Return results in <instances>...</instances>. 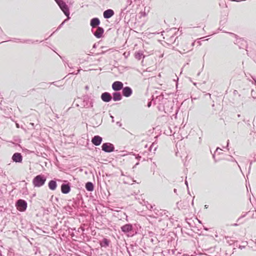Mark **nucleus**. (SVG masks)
Wrapping results in <instances>:
<instances>
[{
    "mask_svg": "<svg viewBox=\"0 0 256 256\" xmlns=\"http://www.w3.org/2000/svg\"><path fill=\"white\" fill-rule=\"evenodd\" d=\"M152 210L154 212L156 216H155L154 217V218H156L159 215L158 214V212H159L158 210H157L156 208H154Z\"/></svg>",
    "mask_w": 256,
    "mask_h": 256,
    "instance_id": "obj_24",
    "label": "nucleus"
},
{
    "mask_svg": "<svg viewBox=\"0 0 256 256\" xmlns=\"http://www.w3.org/2000/svg\"><path fill=\"white\" fill-rule=\"evenodd\" d=\"M228 144H229V140H228V142H227V145H226V148L228 149Z\"/></svg>",
    "mask_w": 256,
    "mask_h": 256,
    "instance_id": "obj_29",
    "label": "nucleus"
},
{
    "mask_svg": "<svg viewBox=\"0 0 256 256\" xmlns=\"http://www.w3.org/2000/svg\"><path fill=\"white\" fill-rule=\"evenodd\" d=\"M17 209L20 212H24L27 208L26 202L23 200H18L16 202Z\"/></svg>",
    "mask_w": 256,
    "mask_h": 256,
    "instance_id": "obj_4",
    "label": "nucleus"
},
{
    "mask_svg": "<svg viewBox=\"0 0 256 256\" xmlns=\"http://www.w3.org/2000/svg\"><path fill=\"white\" fill-rule=\"evenodd\" d=\"M150 106V103H149V104H148V106Z\"/></svg>",
    "mask_w": 256,
    "mask_h": 256,
    "instance_id": "obj_44",
    "label": "nucleus"
},
{
    "mask_svg": "<svg viewBox=\"0 0 256 256\" xmlns=\"http://www.w3.org/2000/svg\"><path fill=\"white\" fill-rule=\"evenodd\" d=\"M244 216H245V215H244V216H240V218H238V220H240L242 218H243V217H244Z\"/></svg>",
    "mask_w": 256,
    "mask_h": 256,
    "instance_id": "obj_31",
    "label": "nucleus"
},
{
    "mask_svg": "<svg viewBox=\"0 0 256 256\" xmlns=\"http://www.w3.org/2000/svg\"><path fill=\"white\" fill-rule=\"evenodd\" d=\"M234 161L238 165V162H237V161H236V160H234ZM239 166V168H240V166Z\"/></svg>",
    "mask_w": 256,
    "mask_h": 256,
    "instance_id": "obj_38",
    "label": "nucleus"
},
{
    "mask_svg": "<svg viewBox=\"0 0 256 256\" xmlns=\"http://www.w3.org/2000/svg\"><path fill=\"white\" fill-rule=\"evenodd\" d=\"M68 66L69 68H70V66L68 64Z\"/></svg>",
    "mask_w": 256,
    "mask_h": 256,
    "instance_id": "obj_46",
    "label": "nucleus"
},
{
    "mask_svg": "<svg viewBox=\"0 0 256 256\" xmlns=\"http://www.w3.org/2000/svg\"><path fill=\"white\" fill-rule=\"evenodd\" d=\"M233 226H238V224H233Z\"/></svg>",
    "mask_w": 256,
    "mask_h": 256,
    "instance_id": "obj_40",
    "label": "nucleus"
},
{
    "mask_svg": "<svg viewBox=\"0 0 256 256\" xmlns=\"http://www.w3.org/2000/svg\"><path fill=\"white\" fill-rule=\"evenodd\" d=\"M244 248V246H240L239 248L242 250V248Z\"/></svg>",
    "mask_w": 256,
    "mask_h": 256,
    "instance_id": "obj_27",
    "label": "nucleus"
},
{
    "mask_svg": "<svg viewBox=\"0 0 256 256\" xmlns=\"http://www.w3.org/2000/svg\"><path fill=\"white\" fill-rule=\"evenodd\" d=\"M102 100L104 102H109L112 99L111 94L108 92H104L101 95Z\"/></svg>",
    "mask_w": 256,
    "mask_h": 256,
    "instance_id": "obj_8",
    "label": "nucleus"
},
{
    "mask_svg": "<svg viewBox=\"0 0 256 256\" xmlns=\"http://www.w3.org/2000/svg\"><path fill=\"white\" fill-rule=\"evenodd\" d=\"M80 72V70H78V72L76 74H78V72Z\"/></svg>",
    "mask_w": 256,
    "mask_h": 256,
    "instance_id": "obj_45",
    "label": "nucleus"
},
{
    "mask_svg": "<svg viewBox=\"0 0 256 256\" xmlns=\"http://www.w3.org/2000/svg\"><path fill=\"white\" fill-rule=\"evenodd\" d=\"M21 42H26V43H32V44H33L34 42H33L32 40H24V41Z\"/></svg>",
    "mask_w": 256,
    "mask_h": 256,
    "instance_id": "obj_25",
    "label": "nucleus"
},
{
    "mask_svg": "<svg viewBox=\"0 0 256 256\" xmlns=\"http://www.w3.org/2000/svg\"><path fill=\"white\" fill-rule=\"evenodd\" d=\"M182 256H189L188 254H184L182 255Z\"/></svg>",
    "mask_w": 256,
    "mask_h": 256,
    "instance_id": "obj_36",
    "label": "nucleus"
},
{
    "mask_svg": "<svg viewBox=\"0 0 256 256\" xmlns=\"http://www.w3.org/2000/svg\"><path fill=\"white\" fill-rule=\"evenodd\" d=\"M122 93L124 96L126 97H129L132 95V91L130 88L126 86L124 88H122Z\"/></svg>",
    "mask_w": 256,
    "mask_h": 256,
    "instance_id": "obj_9",
    "label": "nucleus"
},
{
    "mask_svg": "<svg viewBox=\"0 0 256 256\" xmlns=\"http://www.w3.org/2000/svg\"><path fill=\"white\" fill-rule=\"evenodd\" d=\"M110 118H112V122H114V116H110Z\"/></svg>",
    "mask_w": 256,
    "mask_h": 256,
    "instance_id": "obj_30",
    "label": "nucleus"
},
{
    "mask_svg": "<svg viewBox=\"0 0 256 256\" xmlns=\"http://www.w3.org/2000/svg\"><path fill=\"white\" fill-rule=\"evenodd\" d=\"M241 42L242 44H246V40H244V39L242 38H237L236 40V42L237 44Z\"/></svg>",
    "mask_w": 256,
    "mask_h": 256,
    "instance_id": "obj_22",
    "label": "nucleus"
},
{
    "mask_svg": "<svg viewBox=\"0 0 256 256\" xmlns=\"http://www.w3.org/2000/svg\"><path fill=\"white\" fill-rule=\"evenodd\" d=\"M132 0H127L126 2V6L122 9V11L124 12L126 10L128 6H130L132 4Z\"/></svg>",
    "mask_w": 256,
    "mask_h": 256,
    "instance_id": "obj_21",
    "label": "nucleus"
},
{
    "mask_svg": "<svg viewBox=\"0 0 256 256\" xmlns=\"http://www.w3.org/2000/svg\"><path fill=\"white\" fill-rule=\"evenodd\" d=\"M102 150L106 152H110L114 151V146L109 142H106L102 144Z\"/></svg>",
    "mask_w": 256,
    "mask_h": 256,
    "instance_id": "obj_5",
    "label": "nucleus"
},
{
    "mask_svg": "<svg viewBox=\"0 0 256 256\" xmlns=\"http://www.w3.org/2000/svg\"><path fill=\"white\" fill-rule=\"evenodd\" d=\"M57 184L56 181L51 180L48 182V187L51 190H55L56 188Z\"/></svg>",
    "mask_w": 256,
    "mask_h": 256,
    "instance_id": "obj_16",
    "label": "nucleus"
},
{
    "mask_svg": "<svg viewBox=\"0 0 256 256\" xmlns=\"http://www.w3.org/2000/svg\"><path fill=\"white\" fill-rule=\"evenodd\" d=\"M204 207H205V208H208V206H207V205H205V206H204Z\"/></svg>",
    "mask_w": 256,
    "mask_h": 256,
    "instance_id": "obj_43",
    "label": "nucleus"
},
{
    "mask_svg": "<svg viewBox=\"0 0 256 256\" xmlns=\"http://www.w3.org/2000/svg\"><path fill=\"white\" fill-rule=\"evenodd\" d=\"M113 96L112 98L114 101H118L122 100V96L120 92H114L112 94Z\"/></svg>",
    "mask_w": 256,
    "mask_h": 256,
    "instance_id": "obj_15",
    "label": "nucleus"
},
{
    "mask_svg": "<svg viewBox=\"0 0 256 256\" xmlns=\"http://www.w3.org/2000/svg\"><path fill=\"white\" fill-rule=\"evenodd\" d=\"M56 2L67 16V20L70 19L69 8L66 3L63 0H56Z\"/></svg>",
    "mask_w": 256,
    "mask_h": 256,
    "instance_id": "obj_2",
    "label": "nucleus"
},
{
    "mask_svg": "<svg viewBox=\"0 0 256 256\" xmlns=\"http://www.w3.org/2000/svg\"><path fill=\"white\" fill-rule=\"evenodd\" d=\"M100 24V20L97 18H93L90 20V25L92 26V29H94V28L98 27V26H99Z\"/></svg>",
    "mask_w": 256,
    "mask_h": 256,
    "instance_id": "obj_10",
    "label": "nucleus"
},
{
    "mask_svg": "<svg viewBox=\"0 0 256 256\" xmlns=\"http://www.w3.org/2000/svg\"><path fill=\"white\" fill-rule=\"evenodd\" d=\"M110 241L107 238H104L100 242V245L102 247L106 248L109 246Z\"/></svg>",
    "mask_w": 256,
    "mask_h": 256,
    "instance_id": "obj_17",
    "label": "nucleus"
},
{
    "mask_svg": "<svg viewBox=\"0 0 256 256\" xmlns=\"http://www.w3.org/2000/svg\"><path fill=\"white\" fill-rule=\"evenodd\" d=\"M140 158H141V156L138 155L137 156H136V159L140 160Z\"/></svg>",
    "mask_w": 256,
    "mask_h": 256,
    "instance_id": "obj_28",
    "label": "nucleus"
},
{
    "mask_svg": "<svg viewBox=\"0 0 256 256\" xmlns=\"http://www.w3.org/2000/svg\"><path fill=\"white\" fill-rule=\"evenodd\" d=\"M114 12L113 10L111 9H108L106 10L103 14V16L104 18H109L112 17L114 15Z\"/></svg>",
    "mask_w": 256,
    "mask_h": 256,
    "instance_id": "obj_13",
    "label": "nucleus"
},
{
    "mask_svg": "<svg viewBox=\"0 0 256 256\" xmlns=\"http://www.w3.org/2000/svg\"><path fill=\"white\" fill-rule=\"evenodd\" d=\"M86 188L87 190L92 192L94 190V185L91 182H88L86 184Z\"/></svg>",
    "mask_w": 256,
    "mask_h": 256,
    "instance_id": "obj_18",
    "label": "nucleus"
},
{
    "mask_svg": "<svg viewBox=\"0 0 256 256\" xmlns=\"http://www.w3.org/2000/svg\"><path fill=\"white\" fill-rule=\"evenodd\" d=\"M230 34H232V35L234 36V37H236V34H233V33H230Z\"/></svg>",
    "mask_w": 256,
    "mask_h": 256,
    "instance_id": "obj_32",
    "label": "nucleus"
},
{
    "mask_svg": "<svg viewBox=\"0 0 256 256\" xmlns=\"http://www.w3.org/2000/svg\"><path fill=\"white\" fill-rule=\"evenodd\" d=\"M185 184L186 185V186H188V182L186 180L185 181Z\"/></svg>",
    "mask_w": 256,
    "mask_h": 256,
    "instance_id": "obj_33",
    "label": "nucleus"
},
{
    "mask_svg": "<svg viewBox=\"0 0 256 256\" xmlns=\"http://www.w3.org/2000/svg\"><path fill=\"white\" fill-rule=\"evenodd\" d=\"M55 1L56 2V0H55Z\"/></svg>",
    "mask_w": 256,
    "mask_h": 256,
    "instance_id": "obj_48",
    "label": "nucleus"
},
{
    "mask_svg": "<svg viewBox=\"0 0 256 256\" xmlns=\"http://www.w3.org/2000/svg\"><path fill=\"white\" fill-rule=\"evenodd\" d=\"M142 56L144 58L143 52L142 51H138V52H136L134 54L135 58L138 60H140Z\"/></svg>",
    "mask_w": 256,
    "mask_h": 256,
    "instance_id": "obj_19",
    "label": "nucleus"
},
{
    "mask_svg": "<svg viewBox=\"0 0 256 256\" xmlns=\"http://www.w3.org/2000/svg\"><path fill=\"white\" fill-rule=\"evenodd\" d=\"M174 193H176V192H177L176 189H174Z\"/></svg>",
    "mask_w": 256,
    "mask_h": 256,
    "instance_id": "obj_35",
    "label": "nucleus"
},
{
    "mask_svg": "<svg viewBox=\"0 0 256 256\" xmlns=\"http://www.w3.org/2000/svg\"><path fill=\"white\" fill-rule=\"evenodd\" d=\"M102 138L99 136H95L92 140V143L96 146H98L102 142Z\"/></svg>",
    "mask_w": 256,
    "mask_h": 256,
    "instance_id": "obj_11",
    "label": "nucleus"
},
{
    "mask_svg": "<svg viewBox=\"0 0 256 256\" xmlns=\"http://www.w3.org/2000/svg\"><path fill=\"white\" fill-rule=\"evenodd\" d=\"M253 78V80H254V82H255V84H256V80H255V79H254V78Z\"/></svg>",
    "mask_w": 256,
    "mask_h": 256,
    "instance_id": "obj_39",
    "label": "nucleus"
},
{
    "mask_svg": "<svg viewBox=\"0 0 256 256\" xmlns=\"http://www.w3.org/2000/svg\"><path fill=\"white\" fill-rule=\"evenodd\" d=\"M157 148L156 144L152 143L150 148V151L152 152L153 150L154 152Z\"/></svg>",
    "mask_w": 256,
    "mask_h": 256,
    "instance_id": "obj_20",
    "label": "nucleus"
},
{
    "mask_svg": "<svg viewBox=\"0 0 256 256\" xmlns=\"http://www.w3.org/2000/svg\"><path fill=\"white\" fill-rule=\"evenodd\" d=\"M67 18L58 27V29L57 30H58L60 28L63 26V24H64V23L67 20Z\"/></svg>",
    "mask_w": 256,
    "mask_h": 256,
    "instance_id": "obj_26",
    "label": "nucleus"
},
{
    "mask_svg": "<svg viewBox=\"0 0 256 256\" xmlns=\"http://www.w3.org/2000/svg\"><path fill=\"white\" fill-rule=\"evenodd\" d=\"M96 47V44H94L93 46V48H95Z\"/></svg>",
    "mask_w": 256,
    "mask_h": 256,
    "instance_id": "obj_42",
    "label": "nucleus"
},
{
    "mask_svg": "<svg viewBox=\"0 0 256 256\" xmlns=\"http://www.w3.org/2000/svg\"><path fill=\"white\" fill-rule=\"evenodd\" d=\"M192 205H193V204H194V202H193V201L192 202Z\"/></svg>",
    "mask_w": 256,
    "mask_h": 256,
    "instance_id": "obj_47",
    "label": "nucleus"
},
{
    "mask_svg": "<svg viewBox=\"0 0 256 256\" xmlns=\"http://www.w3.org/2000/svg\"><path fill=\"white\" fill-rule=\"evenodd\" d=\"M12 159L14 162H20L22 161V156L20 153L16 152L12 156Z\"/></svg>",
    "mask_w": 256,
    "mask_h": 256,
    "instance_id": "obj_14",
    "label": "nucleus"
},
{
    "mask_svg": "<svg viewBox=\"0 0 256 256\" xmlns=\"http://www.w3.org/2000/svg\"><path fill=\"white\" fill-rule=\"evenodd\" d=\"M230 157L232 158V159H230V160L234 161V160H233L234 159L233 158L232 156H230Z\"/></svg>",
    "mask_w": 256,
    "mask_h": 256,
    "instance_id": "obj_37",
    "label": "nucleus"
},
{
    "mask_svg": "<svg viewBox=\"0 0 256 256\" xmlns=\"http://www.w3.org/2000/svg\"><path fill=\"white\" fill-rule=\"evenodd\" d=\"M123 88V84L121 82L116 81L112 84V88L115 91L122 90Z\"/></svg>",
    "mask_w": 256,
    "mask_h": 256,
    "instance_id": "obj_7",
    "label": "nucleus"
},
{
    "mask_svg": "<svg viewBox=\"0 0 256 256\" xmlns=\"http://www.w3.org/2000/svg\"><path fill=\"white\" fill-rule=\"evenodd\" d=\"M122 231L124 234H126L128 236H131L134 234V228L132 224H126L121 227Z\"/></svg>",
    "mask_w": 256,
    "mask_h": 256,
    "instance_id": "obj_3",
    "label": "nucleus"
},
{
    "mask_svg": "<svg viewBox=\"0 0 256 256\" xmlns=\"http://www.w3.org/2000/svg\"><path fill=\"white\" fill-rule=\"evenodd\" d=\"M218 149H220V150H222V149L220 148H216V151H217Z\"/></svg>",
    "mask_w": 256,
    "mask_h": 256,
    "instance_id": "obj_41",
    "label": "nucleus"
},
{
    "mask_svg": "<svg viewBox=\"0 0 256 256\" xmlns=\"http://www.w3.org/2000/svg\"><path fill=\"white\" fill-rule=\"evenodd\" d=\"M95 32L94 31V29L92 30V31L94 35L97 38H100L102 36L104 32V30L102 28L98 26Z\"/></svg>",
    "mask_w": 256,
    "mask_h": 256,
    "instance_id": "obj_6",
    "label": "nucleus"
},
{
    "mask_svg": "<svg viewBox=\"0 0 256 256\" xmlns=\"http://www.w3.org/2000/svg\"><path fill=\"white\" fill-rule=\"evenodd\" d=\"M70 190V187L69 184H62L61 186V190L63 194H68Z\"/></svg>",
    "mask_w": 256,
    "mask_h": 256,
    "instance_id": "obj_12",
    "label": "nucleus"
},
{
    "mask_svg": "<svg viewBox=\"0 0 256 256\" xmlns=\"http://www.w3.org/2000/svg\"><path fill=\"white\" fill-rule=\"evenodd\" d=\"M46 181V177L42 174L36 176L32 180V184L34 187L42 186Z\"/></svg>",
    "mask_w": 256,
    "mask_h": 256,
    "instance_id": "obj_1",
    "label": "nucleus"
},
{
    "mask_svg": "<svg viewBox=\"0 0 256 256\" xmlns=\"http://www.w3.org/2000/svg\"><path fill=\"white\" fill-rule=\"evenodd\" d=\"M154 206H152L151 204H148L146 205V208L150 210H152L154 209Z\"/></svg>",
    "mask_w": 256,
    "mask_h": 256,
    "instance_id": "obj_23",
    "label": "nucleus"
},
{
    "mask_svg": "<svg viewBox=\"0 0 256 256\" xmlns=\"http://www.w3.org/2000/svg\"><path fill=\"white\" fill-rule=\"evenodd\" d=\"M194 42H192V46H192V47L194 46Z\"/></svg>",
    "mask_w": 256,
    "mask_h": 256,
    "instance_id": "obj_34",
    "label": "nucleus"
}]
</instances>
